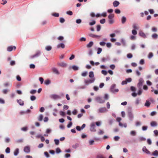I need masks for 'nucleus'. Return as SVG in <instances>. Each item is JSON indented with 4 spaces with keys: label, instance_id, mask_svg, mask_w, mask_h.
I'll return each instance as SVG.
<instances>
[{
    "label": "nucleus",
    "instance_id": "f257e3e1",
    "mask_svg": "<svg viewBox=\"0 0 158 158\" xmlns=\"http://www.w3.org/2000/svg\"><path fill=\"white\" fill-rule=\"evenodd\" d=\"M95 80L94 78H92L88 80H85V83L86 85H88L89 84L92 83L94 82Z\"/></svg>",
    "mask_w": 158,
    "mask_h": 158
},
{
    "label": "nucleus",
    "instance_id": "f03ea898",
    "mask_svg": "<svg viewBox=\"0 0 158 158\" xmlns=\"http://www.w3.org/2000/svg\"><path fill=\"white\" fill-rule=\"evenodd\" d=\"M95 100L98 102L100 103H102L105 102V101L102 98L100 97H97L95 98Z\"/></svg>",
    "mask_w": 158,
    "mask_h": 158
},
{
    "label": "nucleus",
    "instance_id": "7ed1b4c3",
    "mask_svg": "<svg viewBox=\"0 0 158 158\" xmlns=\"http://www.w3.org/2000/svg\"><path fill=\"white\" fill-rule=\"evenodd\" d=\"M95 124L94 123H92L90 125V130L91 131L95 132L96 131V130L95 128Z\"/></svg>",
    "mask_w": 158,
    "mask_h": 158
},
{
    "label": "nucleus",
    "instance_id": "20e7f679",
    "mask_svg": "<svg viewBox=\"0 0 158 158\" xmlns=\"http://www.w3.org/2000/svg\"><path fill=\"white\" fill-rule=\"evenodd\" d=\"M139 82L138 84V87H140L143 85L144 81L142 78H140L139 80Z\"/></svg>",
    "mask_w": 158,
    "mask_h": 158
},
{
    "label": "nucleus",
    "instance_id": "39448f33",
    "mask_svg": "<svg viewBox=\"0 0 158 158\" xmlns=\"http://www.w3.org/2000/svg\"><path fill=\"white\" fill-rule=\"evenodd\" d=\"M40 52L39 51L36 52V53L34 55L31 56V58H33L35 57H38L40 56Z\"/></svg>",
    "mask_w": 158,
    "mask_h": 158
},
{
    "label": "nucleus",
    "instance_id": "423d86ee",
    "mask_svg": "<svg viewBox=\"0 0 158 158\" xmlns=\"http://www.w3.org/2000/svg\"><path fill=\"white\" fill-rule=\"evenodd\" d=\"M57 65L61 67H65L67 66V64L66 63L62 62L58 63Z\"/></svg>",
    "mask_w": 158,
    "mask_h": 158
},
{
    "label": "nucleus",
    "instance_id": "0eeeda50",
    "mask_svg": "<svg viewBox=\"0 0 158 158\" xmlns=\"http://www.w3.org/2000/svg\"><path fill=\"white\" fill-rule=\"evenodd\" d=\"M16 47L15 46H9L7 48V51L9 52H11L13 50V49L15 50Z\"/></svg>",
    "mask_w": 158,
    "mask_h": 158
},
{
    "label": "nucleus",
    "instance_id": "6e6552de",
    "mask_svg": "<svg viewBox=\"0 0 158 158\" xmlns=\"http://www.w3.org/2000/svg\"><path fill=\"white\" fill-rule=\"evenodd\" d=\"M99 113H104L105 112H106L107 111L106 109V107H102L100 108L99 109Z\"/></svg>",
    "mask_w": 158,
    "mask_h": 158
},
{
    "label": "nucleus",
    "instance_id": "1a4fd4ad",
    "mask_svg": "<svg viewBox=\"0 0 158 158\" xmlns=\"http://www.w3.org/2000/svg\"><path fill=\"white\" fill-rule=\"evenodd\" d=\"M134 116L131 111L129 110V120L132 121L133 119Z\"/></svg>",
    "mask_w": 158,
    "mask_h": 158
},
{
    "label": "nucleus",
    "instance_id": "9d476101",
    "mask_svg": "<svg viewBox=\"0 0 158 158\" xmlns=\"http://www.w3.org/2000/svg\"><path fill=\"white\" fill-rule=\"evenodd\" d=\"M139 36L144 38H146V36L145 34L141 31H139Z\"/></svg>",
    "mask_w": 158,
    "mask_h": 158
},
{
    "label": "nucleus",
    "instance_id": "9b49d317",
    "mask_svg": "<svg viewBox=\"0 0 158 158\" xmlns=\"http://www.w3.org/2000/svg\"><path fill=\"white\" fill-rule=\"evenodd\" d=\"M65 47V45L63 43H60L57 44L56 46V47L57 48H60L63 49Z\"/></svg>",
    "mask_w": 158,
    "mask_h": 158
},
{
    "label": "nucleus",
    "instance_id": "f8f14e48",
    "mask_svg": "<svg viewBox=\"0 0 158 158\" xmlns=\"http://www.w3.org/2000/svg\"><path fill=\"white\" fill-rule=\"evenodd\" d=\"M89 36L90 37H91L93 38H99L101 37V35H94L93 34H89Z\"/></svg>",
    "mask_w": 158,
    "mask_h": 158
},
{
    "label": "nucleus",
    "instance_id": "ddd939ff",
    "mask_svg": "<svg viewBox=\"0 0 158 158\" xmlns=\"http://www.w3.org/2000/svg\"><path fill=\"white\" fill-rule=\"evenodd\" d=\"M142 151H143L146 153L147 154H150V152L144 146L143 148H142Z\"/></svg>",
    "mask_w": 158,
    "mask_h": 158
},
{
    "label": "nucleus",
    "instance_id": "4468645a",
    "mask_svg": "<svg viewBox=\"0 0 158 158\" xmlns=\"http://www.w3.org/2000/svg\"><path fill=\"white\" fill-rule=\"evenodd\" d=\"M132 28L135 30H138L139 29V27L138 25L136 23H134L132 26Z\"/></svg>",
    "mask_w": 158,
    "mask_h": 158
},
{
    "label": "nucleus",
    "instance_id": "2eb2a0df",
    "mask_svg": "<svg viewBox=\"0 0 158 158\" xmlns=\"http://www.w3.org/2000/svg\"><path fill=\"white\" fill-rule=\"evenodd\" d=\"M17 102L21 106H23L24 104V102L21 99H17Z\"/></svg>",
    "mask_w": 158,
    "mask_h": 158
},
{
    "label": "nucleus",
    "instance_id": "dca6fc26",
    "mask_svg": "<svg viewBox=\"0 0 158 158\" xmlns=\"http://www.w3.org/2000/svg\"><path fill=\"white\" fill-rule=\"evenodd\" d=\"M24 151L27 153H29L30 152V148L28 146H26L25 147L24 149Z\"/></svg>",
    "mask_w": 158,
    "mask_h": 158
},
{
    "label": "nucleus",
    "instance_id": "f3484780",
    "mask_svg": "<svg viewBox=\"0 0 158 158\" xmlns=\"http://www.w3.org/2000/svg\"><path fill=\"white\" fill-rule=\"evenodd\" d=\"M52 72L56 74H60L58 70L56 68H53L52 69Z\"/></svg>",
    "mask_w": 158,
    "mask_h": 158
},
{
    "label": "nucleus",
    "instance_id": "a211bd4d",
    "mask_svg": "<svg viewBox=\"0 0 158 158\" xmlns=\"http://www.w3.org/2000/svg\"><path fill=\"white\" fill-rule=\"evenodd\" d=\"M119 2L117 1H114L113 3V6L114 7L118 6L119 5Z\"/></svg>",
    "mask_w": 158,
    "mask_h": 158
},
{
    "label": "nucleus",
    "instance_id": "6ab92c4d",
    "mask_svg": "<svg viewBox=\"0 0 158 158\" xmlns=\"http://www.w3.org/2000/svg\"><path fill=\"white\" fill-rule=\"evenodd\" d=\"M141 100L139 98H137L135 101V104L136 105H138L139 104Z\"/></svg>",
    "mask_w": 158,
    "mask_h": 158
},
{
    "label": "nucleus",
    "instance_id": "aec40b11",
    "mask_svg": "<svg viewBox=\"0 0 158 158\" xmlns=\"http://www.w3.org/2000/svg\"><path fill=\"white\" fill-rule=\"evenodd\" d=\"M151 104V102H150L149 100H147L146 102L145 103L144 106H146L149 107Z\"/></svg>",
    "mask_w": 158,
    "mask_h": 158
},
{
    "label": "nucleus",
    "instance_id": "412c9836",
    "mask_svg": "<svg viewBox=\"0 0 158 158\" xmlns=\"http://www.w3.org/2000/svg\"><path fill=\"white\" fill-rule=\"evenodd\" d=\"M150 125L152 127H156L157 126V123L155 121H152Z\"/></svg>",
    "mask_w": 158,
    "mask_h": 158
},
{
    "label": "nucleus",
    "instance_id": "4be33fe9",
    "mask_svg": "<svg viewBox=\"0 0 158 158\" xmlns=\"http://www.w3.org/2000/svg\"><path fill=\"white\" fill-rule=\"evenodd\" d=\"M52 98L54 99L60 98V97L59 96L56 94H53L52 95Z\"/></svg>",
    "mask_w": 158,
    "mask_h": 158
},
{
    "label": "nucleus",
    "instance_id": "5701e85b",
    "mask_svg": "<svg viewBox=\"0 0 158 158\" xmlns=\"http://www.w3.org/2000/svg\"><path fill=\"white\" fill-rule=\"evenodd\" d=\"M94 43L92 41H90L89 43L87 45L86 47L87 48H91L93 45Z\"/></svg>",
    "mask_w": 158,
    "mask_h": 158
},
{
    "label": "nucleus",
    "instance_id": "b1692460",
    "mask_svg": "<svg viewBox=\"0 0 158 158\" xmlns=\"http://www.w3.org/2000/svg\"><path fill=\"white\" fill-rule=\"evenodd\" d=\"M152 155L155 156H158V150H156L155 151L152 153Z\"/></svg>",
    "mask_w": 158,
    "mask_h": 158
},
{
    "label": "nucleus",
    "instance_id": "393cba45",
    "mask_svg": "<svg viewBox=\"0 0 158 158\" xmlns=\"http://www.w3.org/2000/svg\"><path fill=\"white\" fill-rule=\"evenodd\" d=\"M43 116L42 114H40V115L38 118V119L39 121H41L43 119Z\"/></svg>",
    "mask_w": 158,
    "mask_h": 158
},
{
    "label": "nucleus",
    "instance_id": "a878e982",
    "mask_svg": "<svg viewBox=\"0 0 158 158\" xmlns=\"http://www.w3.org/2000/svg\"><path fill=\"white\" fill-rule=\"evenodd\" d=\"M139 88V90L138 92V94L139 95H140L142 93V90L141 89V87H138Z\"/></svg>",
    "mask_w": 158,
    "mask_h": 158
},
{
    "label": "nucleus",
    "instance_id": "bb28decb",
    "mask_svg": "<svg viewBox=\"0 0 158 158\" xmlns=\"http://www.w3.org/2000/svg\"><path fill=\"white\" fill-rule=\"evenodd\" d=\"M135 126L136 127H138L140 126L142 124V123L141 122L139 121H137L135 123Z\"/></svg>",
    "mask_w": 158,
    "mask_h": 158
},
{
    "label": "nucleus",
    "instance_id": "cd10ccee",
    "mask_svg": "<svg viewBox=\"0 0 158 158\" xmlns=\"http://www.w3.org/2000/svg\"><path fill=\"white\" fill-rule=\"evenodd\" d=\"M94 73L92 71H91L89 73V77L90 78H94Z\"/></svg>",
    "mask_w": 158,
    "mask_h": 158
},
{
    "label": "nucleus",
    "instance_id": "c85d7f7f",
    "mask_svg": "<svg viewBox=\"0 0 158 158\" xmlns=\"http://www.w3.org/2000/svg\"><path fill=\"white\" fill-rule=\"evenodd\" d=\"M136 39V36L135 35H132L130 37V39L132 40H134Z\"/></svg>",
    "mask_w": 158,
    "mask_h": 158
},
{
    "label": "nucleus",
    "instance_id": "c756f323",
    "mask_svg": "<svg viewBox=\"0 0 158 158\" xmlns=\"http://www.w3.org/2000/svg\"><path fill=\"white\" fill-rule=\"evenodd\" d=\"M9 91L10 90L9 89H4L2 91V93L4 94H7Z\"/></svg>",
    "mask_w": 158,
    "mask_h": 158
},
{
    "label": "nucleus",
    "instance_id": "7c9ffc66",
    "mask_svg": "<svg viewBox=\"0 0 158 158\" xmlns=\"http://www.w3.org/2000/svg\"><path fill=\"white\" fill-rule=\"evenodd\" d=\"M19 153V149L18 148H16L14 152V155L15 156H16Z\"/></svg>",
    "mask_w": 158,
    "mask_h": 158
},
{
    "label": "nucleus",
    "instance_id": "2f4dec72",
    "mask_svg": "<svg viewBox=\"0 0 158 158\" xmlns=\"http://www.w3.org/2000/svg\"><path fill=\"white\" fill-rule=\"evenodd\" d=\"M146 139L145 138L141 137L139 138L138 140L139 142H141L142 141H144Z\"/></svg>",
    "mask_w": 158,
    "mask_h": 158
},
{
    "label": "nucleus",
    "instance_id": "473e14b6",
    "mask_svg": "<svg viewBox=\"0 0 158 158\" xmlns=\"http://www.w3.org/2000/svg\"><path fill=\"white\" fill-rule=\"evenodd\" d=\"M136 132L135 131H131L130 132V134L133 136H135L136 135Z\"/></svg>",
    "mask_w": 158,
    "mask_h": 158
},
{
    "label": "nucleus",
    "instance_id": "72a5a7b5",
    "mask_svg": "<svg viewBox=\"0 0 158 158\" xmlns=\"http://www.w3.org/2000/svg\"><path fill=\"white\" fill-rule=\"evenodd\" d=\"M128 82V78H127L126 81H123L122 82V84L124 85L127 84V82Z\"/></svg>",
    "mask_w": 158,
    "mask_h": 158
},
{
    "label": "nucleus",
    "instance_id": "f704fd0d",
    "mask_svg": "<svg viewBox=\"0 0 158 158\" xmlns=\"http://www.w3.org/2000/svg\"><path fill=\"white\" fill-rule=\"evenodd\" d=\"M44 83L46 85H48L50 83V81L48 79L44 81Z\"/></svg>",
    "mask_w": 158,
    "mask_h": 158
},
{
    "label": "nucleus",
    "instance_id": "c9c22d12",
    "mask_svg": "<svg viewBox=\"0 0 158 158\" xmlns=\"http://www.w3.org/2000/svg\"><path fill=\"white\" fill-rule=\"evenodd\" d=\"M3 85L5 87H7L9 86V85H11L8 82H6L5 83H4Z\"/></svg>",
    "mask_w": 158,
    "mask_h": 158
},
{
    "label": "nucleus",
    "instance_id": "e433bc0d",
    "mask_svg": "<svg viewBox=\"0 0 158 158\" xmlns=\"http://www.w3.org/2000/svg\"><path fill=\"white\" fill-rule=\"evenodd\" d=\"M52 48L51 46H48L45 47V49L48 51H49L52 49Z\"/></svg>",
    "mask_w": 158,
    "mask_h": 158
},
{
    "label": "nucleus",
    "instance_id": "4c0bfd02",
    "mask_svg": "<svg viewBox=\"0 0 158 158\" xmlns=\"http://www.w3.org/2000/svg\"><path fill=\"white\" fill-rule=\"evenodd\" d=\"M132 33L133 35H136L137 34V31L136 30L133 29L132 31Z\"/></svg>",
    "mask_w": 158,
    "mask_h": 158
},
{
    "label": "nucleus",
    "instance_id": "58836bf2",
    "mask_svg": "<svg viewBox=\"0 0 158 158\" xmlns=\"http://www.w3.org/2000/svg\"><path fill=\"white\" fill-rule=\"evenodd\" d=\"M114 15L113 14H110L108 15V18L109 19H113L114 17Z\"/></svg>",
    "mask_w": 158,
    "mask_h": 158
},
{
    "label": "nucleus",
    "instance_id": "ea45409f",
    "mask_svg": "<svg viewBox=\"0 0 158 158\" xmlns=\"http://www.w3.org/2000/svg\"><path fill=\"white\" fill-rule=\"evenodd\" d=\"M126 20V18L125 17L123 16L122 19V23H124L125 22Z\"/></svg>",
    "mask_w": 158,
    "mask_h": 158
},
{
    "label": "nucleus",
    "instance_id": "a19ab883",
    "mask_svg": "<svg viewBox=\"0 0 158 158\" xmlns=\"http://www.w3.org/2000/svg\"><path fill=\"white\" fill-rule=\"evenodd\" d=\"M153 56V54L152 52H150L148 55V57L149 59H151Z\"/></svg>",
    "mask_w": 158,
    "mask_h": 158
},
{
    "label": "nucleus",
    "instance_id": "79ce46f5",
    "mask_svg": "<svg viewBox=\"0 0 158 158\" xmlns=\"http://www.w3.org/2000/svg\"><path fill=\"white\" fill-rule=\"evenodd\" d=\"M5 152L7 153H9L10 152V149L9 148L7 147L6 148Z\"/></svg>",
    "mask_w": 158,
    "mask_h": 158
},
{
    "label": "nucleus",
    "instance_id": "37998d69",
    "mask_svg": "<svg viewBox=\"0 0 158 158\" xmlns=\"http://www.w3.org/2000/svg\"><path fill=\"white\" fill-rule=\"evenodd\" d=\"M72 68L74 70H77L79 69L78 67L75 65H73L72 66Z\"/></svg>",
    "mask_w": 158,
    "mask_h": 158
},
{
    "label": "nucleus",
    "instance_id": "c03bdc74",
    "mask_svg": "<svg viewBox=\"0 0 158 158\" xmlns=\"http://www.w3.org/2000/svg\"><path fill=\"white\" fill-rule=\"evenodd\" d=\"M86 40V38L84 37H82L79 39V41L81 42L85 41Z\"/></svg>",
    "mask_w": 158,
    "mask_h": 158
},
{
    "label": "nucleus",
    "instance_id": "a18cd8bd",
    "mask_svg": "<svg viewBox=\"0 0 158 158\" xmlns=\"http://www.w3.org/2000/svg\"><path fill=\"white\" fill-rule=\"evenodd\" d=\"M152 37L153 39H156L158 37V35L156 33L152 35Z\"/></svg>",
    "mask_w": 158,
    "mask_h": 158
},
{
    "label": "nucleus",
    "instance_id": "49530a36",
    "mask_svg": "<svg viewBox=\"0 0 158 158\" xmlns=\"http://www.w3.org/2000/svg\"><path fill=\"white\" fill-rule=\"evenodd\" d=\"M55 144L56 145H58L59 143V141L58 139H55L54 140Z\"/></svg>",
    "mask_w": 158,
    "mask_h": 158
},
{
    "label": "nucleus",
    "instance_id": "de8ad7c7",
    "mask_svg": "<svg viewBox=\"0 0 158 158\" xmlns=\"http://www.w3.org/2000/svg\"><path fill=\"white\" fill-rule=\"evenodd\" d=\"M102 49L101 48H98V49L97 54H100L102 52Z\"/></svg>",
    "mask_w": 158,
    "mask_h": 158
},
{
    "label": "nucleus",
    "instance_id": "09e8293b",
    "mask_svg": "<svg viewBox=\"0 0 158 158\" xmlns=\"http://www.w3.org/2000/svg\"><path fill=\"white\" fill-rule=\"evenodd\" d=\"M101 29V27L100 25H98L97 26V31H100Z\"/></svg>",
    "mask_w": 158,
    "mask_h": 158
},
{
    "label": "nucleus",
    "instance_id": "8fccbe9b",
    "mask_svg": "<svg viewBox=\"0 0 158 158\" xmlns=\"http://www.w3.org/2000/svg\"><path fill=\"white\" fill-rule=\"evenodd\" d=\"M139 64L141 65H143L144 64V60L143 59L140 60L139 61Z\"/></svg>",
    "mask_w": 158,
    "mask_h": 158
},
{
    "label": "nucleus",
    "instance_id": "3c124183",
    "mask_svg": "<svg viewBox=\"0 0 158 158\" xmlns=\"http://www.w3.org/2000/svg\"><path fill=\"white\" fill-rule=\"evenodd\" d=\"M96 158H106L103 155L99 154L97 155Z\"/></svg>",
    "mask_w": 158,
    "mask_h": 158
},
{
    "label": "nucleus",
    "instance_id": "603ef678",
    "mask_svg": "<svg viewBox=\"0 0 158 158\" xmlns=\"http://www.w3.org/2000/svg\"><path fill=\"white\" fill-rule=\"evenodd\" d=\"M120 139V137L118 136H115L114 137V139L115 141H118Z\"/></svg>",
    "mask_w": 158,
    "mask_h": 158
},
{
    "label": "nucleus",
    "instance_id": "864d4df0",
    "mask_svg": "<svg viewBox=\"0 0 158 158\" xmlns=\"http://www.w3.org/2000/svg\"><path fill=\"white\" fill-rule=\"evenodd\" d=\"M65 19L62 18H60V22L61 23H63L65 22Z\"/></svg>",
    "mask_w": 158,
    "mask_h": 158
},
{
    "label": "nucleus",
    "instance_id": "5fc2aeb1",
    "mask_svg": "<svg viewBox=\"0 0 158 158\" xmlns=\"http://www.w3.org/2000/svg\"><path fill=\"white\" fill-rule=\"evenodd\" d=\"M61 152V150L59 148H57L56 149V152L57 153H59Z\"/></svg>",
    "mask_w": 158,
    "mask_h": 158
},
{
    "label": "nucleus",
    "instance_id": "6e6d98bb",
    "mask_svg": "<svg viewBox=\"0 0 158 158\" xmlns=\"http://www.w3.org/2000/svg\"><path fill=\"white\" fill-rule=\"evenodd\" d=\"M15 64V61L14 60H12L10 62V64L11 66H13Z\"/></svg>",
    "mask_w": 158,
    "mask_h": 158
},
{
    "label": "nucleus",
    "instance_id": "4d7b16f0",
    "mask_svg": "<svg viewBox=\"0 0 158 158\" xmlns=\"http://www.w3.org/2000/svg\"><path fill=\"white\" fill-rule=\"evenodd\" d=\"M135 44H133L131 46V49L132 50L135 49Z\"/></svg>",
    "mask_w": 158,
    "mask_h": 158
},
{
    "label": "nucleus",
    "instance_id": "13d9d810",
    "mask_svg": "<svg viewBox=\"0 0 158 158\" xmlns=\"http://www.w3.org/2000/svg\"><path fill=\"white\" fill-rule=\"evenodd\" d=\"M66 14L70 15H72L73 14L72 12L70 10L67 11Z\"/></svg>",
    "mask_w": 158,
    "mask_h": 158
},
{
    "label": "nucleus",
    "instance_id": "bf43d9fd",
    "mask_svg": "<svg viewBox=\"0 0 158 158\" xmlns=\"http://www.w3.org/2000/svg\"><path fill=\"white\" fill-rule=\"evenodd\" d=\"M119 125L120 126H121L122 127L124 126L125 127H127V125L126 124H125L123 125L121 122L119 123Z\"/></svg>",
    "mask_w": 158,
    "mask_h": 158
},
{
    "label": "nucleus",
    "instance_id": "052dcab7",
    "mask_svg": "<svg viewBox=\"0 0 158 158\" xmlns=\"http://www.w3.org/2000/svg\"><path fill=\"white\" fill-rule=\"evenodd\" d=\"M101 72L102 74L105 75H106L107 73V72L106 71L104 70H102Z\"/></svg>",
    "mask_w": 158,
    "mask_h": 158
},
{
    "label": "nucleus",
    "instance_id": "680f3d73",
    "mask_svg": "<svg viewBox=\"0 0 158 158\" xmlns=\"http://www.w3.org/2000/svg\"><path fill=\"white\" fill-rule=\"evenodd\" d=\"M39 81L40 82L41 84H42L43 83V82H44V80L43 78L42 77H40L39 78Z\"/></svg>",
    "mask_w": 158,
    "mask_h": 158
},
{
    "label": "nucleus",
    "instance_id": "e2e57ef3",
    "mask_svg": "<svg viewBox=\"0 0 158 158\" xmlns=\"http://www.w3.org/2000/svg\"><path fill=\"white\" fill-rule=\"evenodd\" d=\"M148 127L147 126H143L142 127V130L143 131H146L148 129Z\"/></svg>",
    "mask_w": 158,
    "mask_h": 158
},
{
    "label": "nucleus",
    "instance_id": "0e129e2a",
    "mask_svg": "<svg viewBox=\"0 0 158 158\" xmlns=\"http://www.w3.org/2000/svg\"><path fill=\"white\" fill-rule=\"evenodd\" d=\"M87 74V72H85L82 73L81 76L83 77H85L86 76Z\"/></svg>",
    "mask_w": 158,
    "mask_h": 158
},
{
    "label": "nucleus",
    "instance_id": "69168bd1",
    "mask_svg": "<svg viewBox=\"0 0 158 158\" xmlns=\"http://www.w3.org/2000/svg\"><path fill=\"white\" fill-rule=\"evenodd\" d=\"M105 21H106L105 19H101L100 20V23L101 24H104V23H105Z\"/></svg>",
    "mask_w": 158,
    "mask_h": 158
},
{
    "label": "nucleus",
    "instance_id": "338daca9",
    "mask_svg": "<svg viewBox=\"0 0 158 158\" xmlns=\"http://www.w3.org/2000/svg\"><path fill=\"white\" fill-rule=\"evenodd\" d=\"M120 10L118 9H116L115 10V12L117 14H119L120 13Z\"/></svg>",
    "mask_w": 158,
    "mask_h": 158
},
{
    "label": "nucleus",
    "instance_id": "774afa93",
    "mask_svg": "<svg viewBox=\"0 0 158 158\" xmlns=\"http://www.w3.org/2000/svg\"><path fill=\"white\" fill-rule=\"evenodd\" d=\"M57 39L59 40L62 41L64 39V37L62 36H59L57 38Z\"/></svg>",
    "mask_w": 158,
    "mask_h": 158
}]
</instances>
